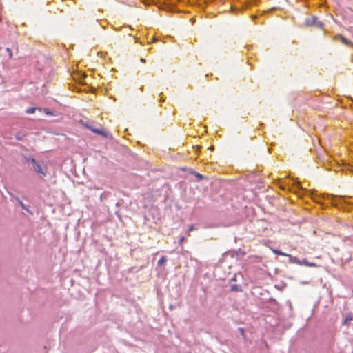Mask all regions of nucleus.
I'll return each instance as SVG.
<instances>
[{"mask_svg":"<svg viewBox=\"0 0 353 353\" xmlns=\"http://www.w3.org/2000/svg\"><path fill=\"white\" fill-rule=\"evenodd\" d=\"M155 6L159 9L165 10L170 12H176V9L174 7V5L170 1H154Z\"/></svg>","mask_w":353,"mask_h":353,"instance_id":"nucleus-1","label":"nucleus"},{"mask_svg":"<svg viewBox=\"0 0 353 353\" xmlns=\"http://www.w3.org/2000/svg\"><path fill=\"white\" fill-rule=\"evenodd\" d=\"M31 163L34 165V170L39 173V174H42L43 176H45L46 175V172L43 170L42 168L41 167L40 165H39L36 160L34 159H31Z\"/></svg>","mask_w":353,"mask_h":353,"instance_id":"nucleus-2","label":"nucleus"},{"mask_svg":"<svg viewBox=\"0 0 353 353\" xmlns=\"http://www.w3.org/2000/svg\"><path fill=\"white\" fill-rule=\"evenodd\" d=\"M306 23L307 25H310V26L314 25V26H316L319 28H321L323 26V23L321 22L317 21V18L316 17H312V19L311 20L307 19L306 21Z\"/></svg>","mask_w":353,"mask_h":353,"instance_id":"nucleus-3","label":"nucleus"},{"mask_svg":"<svg viewBox=\"0 0 353 353\" xmlns=\"http://www.w3.org/2000/svg\"><path fill=\"white\" fill-rule=\"evenodd\" d=\"M89 129L96 133V134H101V135H103L104 137H108V134L103 130V129H99V128H92V127H89Z\"/></svg>","mask_w":353,"mask_h":353,"instance_id":"nucleus-4","label":"nucleus"},{"mask_svg":"<svg viewBox=\"0 0 353 353\" xmlns=\"http://www.w3.org/2000/svg\"><path fill=\"white\" fill-rule=\"evenodd\" d=\"M336 37L339 38L340 39V41L345 45H347V46L352 45V43L350 41H349L348 39H347L346 38H345L344 37H343L341 35H339Z\"/></svg>","mask_w":353,"mask_h":353,"instance_id":"nucleus-5","label":"nucleus"},{"mask_svg":"<svg viewBox=\"0 0 353 353\" xmlns=\"http://www.w3.org/2000/svg\"><path fill=\"white\" fill-rule=\"evenodd\" d=\"M351 321H352V315L350 314H347L344 319L343 324L348 326Z\"/></svg>","mask_w":353,"mask_h":353,"instance_id":"nucleus-6","label":"nucleus"},{"mask_svg":"<svg viewBox=\"0 0 353 353\" xmlns=\"http://www.w3.org/2000/svg\"><path fill=\"white\" fill-rule=\"evenodd\" d=\"M273 252L277 255H281V256H289V257H291L292 256L290 255V254H285L284 252H283L281 250H272Z\"/></svg>","mask_w":353,"mask_h":353,"instance_id":"nucleus-7","label":"nucleus"},{"mask_svg":"<svg viewBox=\"0 0 353 353\" xmlns=\"http://www.w3.org/2000/svg\"><path fill=\"white\" fill-rule=\"evenodd\" d=\"M294 261L295 263H296L297 264H299V265H306V266H307L308 263H309L306 259H303L301 261H300L299 260H294Z\"/></svg>","mask_w":353,"mask_h":353,"instance_id":"nucleus-8","label":"nucleus"},{"mask_svg":"<svg viewBox=\"0 0 353 353\" xmlns=\"http://www.w3.org/2000/svg\"><path fill=\"white\" fill-rule=\"evenodd\" d=\"M167 261V259L165 256H163L161 257V259L158 261V265H163Z\"/></svg>","mask_w":353,"mask_h":353,"instance_id":"nucleus-9","label":"nucleus"},{"mask_svg":"<svg viewBox=\"0 0 353 353\" xmlns=\"http://www.w3.org/2000/svg\"><path fill=\"white\" fill-rule=\"evenodd\" d=\"M6 50L8 53L9 59H12L13 57V53L12 50L10 48H6Z\"/></svg>","mask_w":353,"mask_h":353,"instance_id":"nucleus-10","label":"nucleus"},{"mask_svg":"<svg viewBox=\"0 0 353 353\" xmlns=\"http://www.w3.org/2000/svg\"><path fill=\"white\" fill-rule=\"evenodd\" d=\"M35 110H36V108H35L32 107V108H30L27 109V110H26V112L27 114H33V113H34Z\"/></svg>","mask_w":353,"mask_h":353,"instance_id":"nucleus-11","label":"nucleus"},{"mask_svg":"<svg viewBox=\"0 0 353 353\" xmlns=\"http://www.w3.org/2000/svg\"><path fill=\"white\" fill-rule=\"evenodd\" d=\"M194 230H195L194 226L193 225H190V226L189 227V228L188 229V231H187L188 234V235H190V233L192 231Z\"/></svg>","mask_w":353,"mask_h":353,"instance_id":"nucleus-12","label":"nucleus"},{"mask_svg":"<svg viewBox=\"0 0 353 353\" xmlns=\"http://www.w3.org/2000/svg\"><path fill=\"white\" fill-rule=\"evenodd\" d=\"M43 112L47 115H54L53 113L51 111L48 110V109H44Z\"/></svg>","mask_w":353,"mask_h":353,"instance_id":"nucleus-13","label":"nucleus"},{"mask_svg":"<svg viewBox=\"0 0 353 353\" xmlns=\"http://www.w3.org/2000/svg\"><path fill=\"white\" fill-rule=\"evenodd\" d=\"M239 290V288L236 285H233L231 287V291H237Z\"/></svg>","mask_w":353,"mask_h":353,"instance_id":"nucleus-14","label":"nucleus"},{"mask_svg":"<svg viewBox=\"0 0 353 353\" xmlns=\"http://www.w3.org/2000/svg\"><path fill=\"white\" fill-rule=\"evenodd\" d=\"M19 204H20V205L21 206V208H22L23 210H28V209H27L26 206L24 205V203H23L22 201H19Z\"/></svg>","mask_w":353,"mask_h":353,"instance_id":"nucleus-15","label":"nucleus"},{"mask_svg":"<svg viewBox=\"0 0 353 353\" xmlns=\"http://www.w3.org/2000/svg\"><path fill=\"white\" fill-rule=\"evenodd\" d=\"M185 241V238L184 236H181L179 240V244H182Z\"/></svg>","mask_w":353,"mask_h":353,"instance_id":"nucleus-16","label":"nucleus"},{"mask_svg":"<svg viewBox=\"0 0 353 353\" xmlns=\"http://www.w3.org/2000/svg\"><path fill=\"white\" fill-rule=\"evenodd\" d=\"M308 267H317V265L314 263H308V265H307Z\"/></svg>","mask_w":353,"mask_h":353,"instance_id":"nucleus-17","label":"nucleus"},{"mask_svg":"<svg viewBox=\"0 0 353 353\" xmlns=\"http://www.w3.org/2000/svg\"><path fill=\"white\" fill-rule=\"evenodd\" d=\"M141 61L143 62V63H145V60L143 58L141 59Z\"/></svg>","mask_w":353,"mask_h":353,"instance_id":"nucleus-18","label":"nucleus"},{"mask_svg":"<svg viewBox=\"0 0 353 353\" xmlns=\"http://www.w3.org/2000/svg\"><path fill=\"white\" fill-rule=\"evenodd\" d=\"M230 8L231 10L234 9L233 6H232V5L230 6Z\"/></svg>","mask_w":353,"mask_h":353,"instance_id":"nucleus-19","label":"nucleus"},{"mask_svg":"<svg viewBox=\"0 0 353 353\" xmlns=\"http://www.w3.org/2000/svg\"><path fill=\"white\" fill-rule=\"evenodd\" d=\"M210 150H213V149H214V147H213V146H211V147H210Z\"/></svg>","mask_w":353,"mask_h":353,"instance_id":"nucleus-20","label":"nucleus"}]
</instances>
